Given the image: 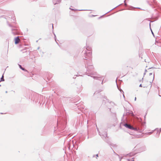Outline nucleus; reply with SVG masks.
<instances>
[{"instance_id": "7", "label": "nucleus", "mask_w": 161, "mask_h": 161, "mask_svg": "<svg viewBox=\"0 0 161 161\" xmlns=\"http://www.w3.org/2000/svg\"><path fill=\"white\" fill-rule=\"evenodd\" d=\"M16 28V27H14V28H12L11 29L12 33L14 35H17L19 33Z\"/></svg>"}, {"instance_id": "24", "label": "nucleus", "mask_w": 161, "mask_h": 161, "mask_svg": "<svg viewBox=\"0 0 161 161\" xmlns=\"http://www.w3.org/2000/svg\"><path fill=\"white\" fill-rule=\"evenodd\" d=\"M153 131H151V132H149L148 133V134L149 135H151L153 133Z\"/></svg>"}, {"instance_id": "51", "label": "nucleus", "mask_w": 161, "mask_h": 161, "mask_svg": "<svg viewBox=\"0 0 161 161\" xmlns=\"http://www.w3.org/2000/svg\"><path fill=\"white\" fill-rule=\"evenodd\" d=\"M159 96L160 97H161V96L160 95H159Z\"/></svg>"}, {"instance_id": "21", "label": "nucleus", "mask_w": 161, "mask_h": 161, "mask_svg": "<svg viewBox=\"0 0 161 161\" xmlns=\"http://www.w3.org/2000/svg\"><path fill=\"white\" fill-rule=\"evenodd\" d=\"M54 39H55V41H56V43L57 44H58V45H59V44H58V42L56 41V35H55V34H54Z\"/></svg>"}, {"instance_id": "14", "label": "nucleus", "mask_w": 161, "mask_h": 161, "mask_svg": "<svg viewBox=\"0 0 161 161\" xmlns=\"http://www.w3.org/2000/svg\"><path fill=\"white\" fill-rule=\"evenodd\" d=\"M110 146H115V145H114L113 143H111V142L109 141H105Z\"/></svg>"}, {"instance_id": "8", "label": "nucleus", "mask_w": 161, "mask_h": 161, "mask_svg": "<svg viewBox=\"0 0 161 161\" xmlns=\"http://www.w3.org/2000/svg\"><path fill=\"white\" fill-rule=\"evenodd\" d=\"M134 115L133 112L129 110H126V112L125 113V115L128 116L130 115L131 116H133Z\"/></svg>"}, {"instance_id": "16", "label": "nucleus", "mask_w": 161, "mask_h": 161, "mask_svg": "<svg viewBox=\"0 0 161 161\" xmlns=\"http://www.w3.org/2000/svg\"><path fill=\"white\" fill-rule=\"evenodd\" d=\"M151 22H153V21H150V23H149V26H150V29L151 31V32H152V34H153V36H154V33H153V32L151 28Z\"/></svg>"}, {"instance_id": "19", "label": "nucleus", "mask_w": 161, "mask_h": 161, "mask_svg": "<svg viewBox=\"0 0 161 161\" xmlns=\"http://www.w3.org/2000/svg\"><path fill=\"white\" fill-rule=\"evenodd\" d=\"M121 4H119V5H118V6H116V7H115V8H113L111 10H110L109 11H108V12L106 13L105 14H107V13H108L109 12H110V11H112V10H113V9H114L115 8H116V7H118V6H119V5H121Z\"/></svg>"}, {"instance_id": "11", "label": "nucleus", "mask_w": 161, "mask_h": 161, "mask_svg": "<svg viewBox=\"0 0 161 161\" xmlns=\"http://www.w3.org/2000/svg\"><path fill=\"white\" fill-rule=\"evenodd\" d=\"M19 36H18L15 37L14 39V43L15 44H18L19 42Z\"/></svg>"}, {"instance_id": "40", "label": "nucleus", "mask_w": 161, "mask_h": 161, "mask_svg": "<svg viewBox=\"0 0 161 161\" xmlns=\"http://www.w3.org/2000/svg\"><path fill=\"white\" fill-rule=\"evenodd\" d=\"M153 75H153V80H154V73L153 74Z\"/></svg>"}, {"instance_id": "12", "label": "nucleus", "mask_w": 161, "mask_h": 161, "mask_svg": "<svg viewBox=\"0 0 161 161\" xmlns=\"http://www.w3.org/2000/svg\"><path fill=\"white\" fill-rule=\"evenodd\" d=\"M140 151L142 152H143L146 151V147L145 146L142 147L140 148Z\"/></svg>"}, {"instance_id": "17", "label": "nucleus", "mask_w": 161, "mask_h": 161, "mask_svg": "<svg viewBox=\"0 0 161 161\" xmlns=\"http://www.w3.org/2000/svg\"><path fill=\"white\" fill-rule=\"evenodd\" d=\"M135 154H134V153H130L128 154H127V155H128L130 157H132V156L134 155Z\"/></svg>"}, {"instance_id": "27", "label": "nucleus", "mask_w": 161, "mask_h": 161, "mask_svg": "<svg viewBox=\"0 0 161 161\" xmlns=\"http://www.w3.org/2000/svg\"><path fill=\"white\" fill-rule=\"evenodd\" d=\"M124 3H125V5L126 6L127 5V3H125V0H124Z\"/></svg>"}, {"instance_id": "52", "label": "nucleus", "mask_w": 161, "mask_h": 161, "mask_svg": "<svg viewBox=\"0 0 161 161\" xmlns=\"http://www.w3.org/2000/svg\"><path fill=\"white\" fill-rule=\"evenodd\" d=\"M111 149L113 150L112 148L111 147Z\"/></svg>"}, {"instance_id": "1", "label": "nucleus", "mask_w": 161, "mask_h": 161, "mask_svg": "<svg viewBox=\"0 0 161 161\" xmlns=\"http://www.w3.org/2000/svg\"><path fill=\"white\" fill-rule=\"evenodd\" d=\"M91 61L90 60H86V64H85V68H86V75H88V76H90L89 75H92L93 74V70L94 69L93 66L91 65ZM91 76L94 79L97 80L101 81L102 82L101 84H103V79H102L101 77H98L94 76Z\"/></svg>"}, {"instance_id": "3", "label": "nucleus", "mask_w": 161, "mask_h": 161, "mask_svg": "<svg viewBox=\"0 0 161 161\" xmlns=\"http://www.w3.org/2000/svg\"><path fill=\"white\" fill-rule=\"evenodd\" d=\"M124 126L126 128L135 131H138L139 129L137 128H134L129 124L125 122H121L120 124V127L122 128V126Z\"/></svg>"}, {"instance_id": "49", "label": "nucleus", "mask_w": 161, "mask_h": 161, "mask_svg": "<svg viewBox=\"0 0 161 161\" xmlns=\"http://www.w3.org/2000/svg\"><path fill=\"white\" fill-rule=\"evenodd\" d=\"M125 116V114H124L123 115V116Z\"/></svg>"}, {"instance_id": "32", "label": "nucleus", "mask_w": 161, "mask_h": 161, "mask_svg": "<svg viewBox=\"0 0 161 161\" xmlns=\"http://www.w3.org/2000/svg\"><path fill=\"white\" fill-rule=\"evenodd\" d=\"M119 158H120V161H121V159L123 158V157H119Z\"/></svg>"}, {"instance_id": "46", "label": "nucleus", "mask_w": 161, "mask_h": 161, "mask_svg": "<svg viewBox=\"0 0 161 161\" xmlns=\"http://www.w3.org/2000/svg\"><path fill=\"white\" fill-rule=\"evenodd\" d=\"M0 114H3V113H1Z\"/></svg>"}, {"instance_id": "36", "label": "nucleus", "mask_w": 161, "mask_h": 161, "mask_svg": "<svg viewBox=\"0 0 161 161\" xmlns=\"http://www.w3.org/2000/svg\"><path fill=\"white\" fill-rule=\"evenodd\" d=\"M97 131H98V132H99H99H100L99 131V129H98V128H97Z\"/></svg>"}, {"instance_id": "2", "label": "nucleus", "mask_w": 161, "mask_h": 161, "mask_svg": "<svg viewBox=\"0 0 161 161\" xmlns=\"http://www.w3.org/2000/svg\"><path fill=\"white\" fill-rule=\"evenodd\" d=\"M85 51H83L82 52L85 54V59L87 60V59H90L92 57V51L91 47L89 46H87Z\"/></svg>"}, {"instance_id": "28", "label": "nucleus", "mask_w": 161, "mask_h": 161, "mask_svg": "<svg viewBox=\"0 0 161 161\" xmlns=\"http://www.w3.org/2000/svg\"><path fill=\"white\" fill-rule=\"evenodd\" d=\"M135 8V7H133L131 6V8L130 9L132 10V9H133V8Z\"/></svg>"}, {"instance_id": "47", "label": "nucleus", "mask_w": 161, "mask_h": 161, "mask_svg": "<svg viewBox=\"0 0 161 161\" xmlns=\"http://www.w3.org/2000/svg\"><path fill=\"white\" fill-rule=\"evenodd\" d=\"M7 92H7V91H6L5 92V93H7Z\"/></svg>"}, {"instance_id": "50", "label": "nucleus", "mask_w": 161, "mask_h": 161, "mask_svg": "<svg viewBox=\"0 0 161 161\" xmlns=\"http://www.w3.org/2000/svg\"><path fill=\"white\" fill-rule=\"evenodd\" d=\"M145 62H147V61H146V59H145Z\"/></svg>"}, {"instance_id": "48", "label": "nucleus", "mask_w": 161, "mask_h": 161, "mask_svg": "<svg viewBox=\"0 0 161 161\" xmlns=\"http://www.w3.org/2000/svg\"><path fill=\"white\" fill-rule=\"evenodd\" d=\"M80 87H81V89H80V90H81V86Z\"/></svg>"}, {"instance_id": "22", "label": "nucleus", "mask_w": 161, "mask_h": 161, "mask_svg": "<svg viewBox=\"0 0 161 161\" xmlns=\"http://www.w3.org/2000/svg\"><path fill=\"white\" fill-rule=\"evenodd\" d=\"M8 26H10V27H11L12 28H14V26H13L12 25H11V24H8Z\"/></svg>"}, {"instance_id": "37", "label": "nucleus", "mask_w": 161, "mask_h": 161, "mask_svg": "<svg viewBox=\"0 0 161 161\" xmlns=\"http://www.w3.org/2000/svg\"><path fill=\"white\" fill-rule=\"evenodd\" d=\"M52 26L53 30V24H52Z\"/></svg>"}, {"instance_id": "5", "label": "nucleus", "mask_w": 161, "mask_h": 161, "mask_svg": "<svg viewBox=\"0 0 161 161\" xmlns=\"http://www.w3.org/2000/svg\"><path fill=\"white\" fill-rule=\"evenodd\" d=\"M107 130L105 129L104 130H101V132H99V135L101 136L103 139L106 138V137H108L107 134Z\"/></svg>"}, {"instance_id": "45", "label": "nucleus", "mask_w": 161, "mask_h": 161, "mask_svg": "<svg viewBox=\"0 0 161 161\" xmlns=\"http://www.w3.org/2000/svg\"><path fill=\"white\" fill-rule=\"evenodd\" d=\"M138 8V9H141L140 8Z\"/></svg>"}, {"instance_id": "10", "label": "nucleus", "mask_w": 161, "mask_h": 161, "mask_svg": "<svg viewBox=\"0 0 161 161\" xmlns=\"http://www.w3.org/2000/svg\"><path fill=\"white\" fill-rule=\"evenodd\" d=\"M155 130H157V134L158 135V137L159 136L160 134V132H161V128H160L159 129H158V128H157L155 129Z\"/></svg>"}, {"instance_id": "43", "label": "nucleus", "mask_w": 161, "mask_h": 161, "mask_svg": "<svg viewBox=\"0 0 161 161\" xmlns=\"http://www.w3.org/2000/svg\"><path fill=\"white\" fill-rule=\"evenodd\" d=\"M95 155H93V157H93V158L94 157H95Z\"/></svg>"}, {"instance_id": "42", "label": "nucleus", "mask_w": 161, "mask_h": 161, "mask_svg": "<svg viewBox=\"0 0 161 161\" xmlns=\"http://www.w3.org/2000/svg\"><path fill=\"white\" fill-rule=\"evenodd\" d=\"M127 160L128 161H130V159H127Z\"/></svg>"}, {"instance_id": "29", "label": "nucleus", "mask_w": 161, "mask_h": 161, "mask_svg": "<svg viewBox=\"0 0 161 161\" xmlns=\"http://www.w3.org/2000/svg\"><path fill=\"white\" fill-rule=\"evenodd\" d=\"M113 150V152H114V153L116 155H118V156H119V155H118V154H117L116 153L114 152V151Z\"/></svg>"}, {"instance_id": "39", "label": "nucleus", "mask_w": 161, "mask_h": 161, "mask_svg": "<svg viewBox=\"0 0 161 161\" xmlns=\"http://www.w3.org/2000/svg\"><path fill=\"white\" fill-rule=\"evenodd\" d=\"M136 97H135V101H136Z\"/></svg>"}, {"instance_id": "6", "label": "nucleus", "mask_w": 161, "mask_h": 161, "mask_svg": "<svg viewBox=\"0 0 161 161\" xmlns=\"http://www.w3.org/2000/svg\"><path fill=\"white\" fill-rule=\"evenodd\" d=\"M94 94L95 95L97 94V96H98V97L106 99L108 102H109V101L108 100V99H107L106 97L104 95H101V94L99 93V92L98 91H96L95 92Z\"/></svg>"}, {"instance_id": "26", "label": "nucleus", "mask_w": 161, "mask_h": 161, "mask_svg": "<svg viewBox=\"0 0 161 161\" xmlns=\"http://www.w3.org/2000/svg\"><path fill=\"white\" fill-rule=\"evenodd\" d=\"M5 18L4 17V15H2V16H0V18Z\"/></svg>"}, {"instance_id": "18", "label": "nucleus", "mask_w": 161, "mask_h": 161, "mask_svg": "<svg viewBox=\"0 0 161 161\" xmlns=\"http://www.w3.org/2000/svg\"><path fill=\"white\" fill-rule=\"evenodd\" d=\"M4 81V79L3 75L0 79V81Z\"/></svg>"}, {"instance_id": "31", "label": "nucleus", "mask_w": 161, "mask_h": 161, "mask_svg": "<svg viewBox=\"0 0 161 161\" xmlns=\"http://www.w3.org/2000/svg\"><path fill=\"white\" fill-rule=\"evenodd\" d=\"M155 68H153V67H151V68H150L149 69H154Z\"/></svg>"}, {"instance_id": "53", "label": "nucleus", "mask_w": 161, "mask_h": 161, "mask_svg": "<svg viewBox=\"0 0 161 161\" xmlns=\"http://www.w3.org/2000/svg\"><path fill=\"white\" fill-rule=\"evenodd\" d=\"M1 86V85H0V86Z\"/></svg>"}, {"instance_id": "30", "label": "nucleus", "mask_w": 161, "mask_h": 161, "mask_svg": "<svg viewBox=\"0 0 161 161\" xmlns=\"http://www.w3.org/2000/svg\"><path fill=\"white\" fill-rule=\"evenodd\" d=\"M95 156H96V158H97V157H98V154H97L95 155Z\"/></svg>"}, {"instance_id": "15", "label": "nucleus", "mask_w": 161, "mask_h": 161, "mask_svg": "<svg viewBox=\"0 0 161 161\" xmlns=\"http://www.w3.org/2000/svg\"><path fill=\"white\" fill-rule=\"evenodd\" d=\"M19 68L22 70H23L25 71H27V70L25 68L22 67V66L21 65L19 64Z\"/></svg>"}, {"instance_id": "13", "label": "nucleus", "mask_w": 161, "mask_h": 161, "mask_svg": "<svg viewBox=\"0 0 161 161\" xmlns=\"http://www.w3.org/2000/svg\"><path fill=\"white\" fill-rule=\"evenodd\" d=\"M69 9H71L72 11L77 10V11H84V10H91L74 9L73 8H69Z\"/></svg>"}, {"instance_id": "4", "label": "nucleus", "mask_w": 161, "mask_h": 161, "mask_svg": "<svg viewBox=\"0 0 161 161\" xmlns=\"http://www.w3.org/2000/svg\"><path fill=\"white\" fill-rule=\"evenodd\" d=\"M66 122L65 120H63L62 121L58 122L57 121V126L59 128L60 130H63L66 127Z\"/></svg>"}, {"instance_id": "41", "label": "nucleus", "mask_w": 161, "mask_h": 161, "mask_svg": "<svg viewBox=\"0 0 161 161\" xmlns=\"http://www.w3.org/2000/svg\"><path fill=\"white\" fill-rule=\"evenodd\" d=\"M147 72V70L146 69H145V72Z\"/></svg>"}, {"instance_id": "35", "label": "nucleus", "mask_w": 161, "mask_h": 161, "mask_svg": "<svg viewBox=\"0 0 161 161\" xmlns=\"http://www.w3.org/2000/svg\"><path fill=\"white\" fill-rule=\"evenodd\" d=\"M139 86L140 87H142V84H140Z\"/></svg>"}, {"instance_id": "38", "label": "nucleus", "mask_w": 161, "mask_h": 161, "mask_svg": "<svg viewBox=\"0 0 161 161\" xmlns=\"http://www.w3.org/2000/svg\"><path fill=\"white\" fill-rule=\"evenodd\" d=\"M134 158H132V160H132V161H135L133 159H134Z\"/></svg>"}, {"instance_id": "9", "label": "nucleus", "mask_w": 161, "mask_h": 161, "mask_svg": "<svg viewBox=\"0 0 161 161\" xmlns=\"http://www.w3.org/2000/svg\"><path fill=\"white\" fill-rule=\"evenodd\" d=\"M61 0H53V2L54 5L59 4L61 2Z\"/></svg>"}, {"instance_id": "34", "label": "nucleus", "mask_w": 161, "mask_h": 161, "mask_svg": "<svg viewBox=\"0 0 161 161\" xmlns=\"http://www.w3.org/2000/svg\"><path fill=\"white\" fill-rule=\"evenodd\" d=\"M152 73H152V72L150 73H149V75H152Z\"/></svg>"}, {"instance_id": "33", "label": "nucleus", "mask_w": 161, "mask_h": 161, "mask_svg": "<svg viewBox=\"0 0 161 161\" xmlns=\"http://www.w3.org/2000/svg\"><path fill=\"white\" fill-rule=\"evenodd\" d=\"M105 102H105V100H103V103H105Z\"/></svg>"}, {"instance_id": "20", "label": "nucleus", "mask_w": 161, "mask_h": 161, "mask_svg": "<svg viewBox=\"0 0 161 161\" xmlns=\"http://www.w3.org/2000/svg\"><path fill=\"white\" fill-rule=\"evenodd\" d=\"M116 84H117V83H116ZM117 86V87H118V89L121 92H122L124 93V92L120 88H119L118 86Z\"/></svg>"}, {"instance_id": "44", "label": "nucleus", "mask_w": 161, "mask_h": 161, "mask_svg": "<svg viewBox=\"0 0 161 161\" xmlns=\"http://www.w3.org/2000/svg\"><path fill=\"white\" fill-rule=\"evenodd\" d=\"M146 72H144V75H145L146 74Z\"/></svg>"}, {"instance_id": "25", "label": "nucleus", "mask_w": 161, "mask_h": 161, "mask_svg": "<svg viewBox=\"0 0 161 161\" xmlns=\"http://www.w3.org/2000/svg\"><path fill=\"white\" fill-rule=\"evenodd\" d=\"M29 52V51H26H26H23V52H22V53H27V52Z\"/></svg>"}, {"instance_id": "23", "label": "nucleus", "mask_w": 161, "mask_h": 161, "mask_svg": "<svg viewBox=\"0 0 161 161\" xmlns=\"http://www.w3.org/2000/svg\"><path fill=\"white\" fill-rule=\"evenodd\" d=\"M147 3H148V4H149L150 6H152V3H149V1H147Z\"/></svg>"}]
</instances>
